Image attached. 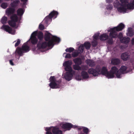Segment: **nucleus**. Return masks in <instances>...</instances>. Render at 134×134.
I'll list each match as a JSON object with an SVG mask.
<instances>
[{
  "label": "nucleus",
  "instance_id": "obj_49",
  "mask_svg": "<svg viewBox=\"0 0 134 134\" xmlns=\"http://www.w3.org/2000/svg\"><path fill=\"white\" fill-rule=\"evenodd\" d=\"M99 36V34H95L93 36V39L95 40H97Z\"/></svg>",
  "mask_w": 134,
  "mask_h": 134
},
{
  "label": "nucleus",
  "instance_id": "obj_15",
  "mask_svg": "<svg viewBox=\"0 0 134 134\" xmlns=\"http://www.w3.org/2000/svg\"><path fill=\"white\" fill-rule=\"evenodd\" d=\"M15 9L14 8H9L7 9L6 12L8 15H13L15 12Z\"/></svg>",
  "mask_w": 134,
  "mask_h": 134
},
{
  "label": "nucleus",
  "instance_id": "obj_23",
  "mask_svg": "<svg viewBox=\"0 0 134 134\" xmlns=\"http://www.w3.org/2000/svg\"><path fill=\"white\" fill-rule=\"evenodd\" d=\"M128 3H125V5H126V8L127 7L126 9H133L134 8V6L132 3L130 2Z\"/></svg>",
  "mask_w": 134,
  "mask_h": 134
},
{
  "label": "nucleus",
  "instance_id": "obj_27",
  "mask_svg": "<svg viewBox=\"0 0 134 134\" xmlns=\"http://www.w3.org/2000/svg\"><path fill=\"white\" fill-rule=\"evenodd\" d=\"M111 62L113 65H118L120 64V60L118 58L114 59H112Z\"/></svg>",
  "mask_w": 134,
  "mask_h": 134
},
{
  "label": "nucleus",
  "instance_id": "obj_35",
  "mask_svg": "<svg viewBox=\"0 0 134 134\" xmlns=\"http://www.w3.org/2000/svg\"><path fill=\"white\" fill-rule=\"evenodd\" d=\"M16 22L11 20L9 21L8 24L10 26L14 27L16 26V23H15Z\"/></svg>",
  "mask_w": 134,
  "mask_h": 134
},
{
  "label": "nucleus",
  "instance_id": "obj_45",
  "mask_svg": "<svg viewBox=\"0 0 134 134\" xmlns=\"http://www.w3.org/2000/svg\"><path fill=\"white\" fill-rule=\"evenodd\" d=\"M80 53L77 52H74L72 53V55L73 57H75L77 56Z\"/></svg>",
  "mask_w": 134,
  "mask_h": 134
},
{
  "label": "nucleus",
  "instance_id": "obj_39",
  "mask_svg": "<svg viewBox=\"0 0 134 134\" xmlns=\"http://www.w3.org/2000/svg\"><path fill=\"white\" fill-rule=\"evenodd\" d=\"M37 34V31H34L31 34L30 38H37L36 37Z\"/></svg>",
  "mask_w": 134,
  "mask_h": 134
},
{
  "label": "nucleus",
  "instance_id": "obj_8",
  "mask_svg": "<svg viewBox=\"0 0 134 134\" xmlns=\"http://www.w3.org/2000/svg\"><path fill=\"white\" fill-rule=\"evenodd\" d=\"M100 71V69L98 68L94 69L93 68H91L88 69V72L90 74L92 75L95 76H97L99 75V72Z\"/></svg>",
  "mask_w": 134,
  "mask_h": 134
},
{
  "label": "nucleus",
  "instance_id": "obj_54",
  "mask_svg": "<svg viewBox=\"0 0 134 134\" xmlns=\"http://www.w3.org/2000/svg\"><path fill=\"white\" fill-rule=\"evenodd\" d=\"M13 59L10 60H9V63L12 66H13L14 65L13 63Z\"/></svg>",
  "mask_w": 134,
  "mask_h": 134
},
{
  "label": "nucleus",
  "instance_id": "obj_12",
  "mask_svg": "<svg viewBox=\"0 0 134 134\" xmlns=\"http://www.w3.org/2000/svg\"><path fill=\"white\" fill-rule=\"evenodd\" d=\"M130 55L129 53L125 52L122 54L121 57L123 61H126L129 60L130 58Z\"/></svg>",
  "mask_w": 134,
  "mask_h": 134
},
{
  "label": "nucleus",
  "instance_id": "obj_10",
  "mask_svg": "<svg viewBox=\"0 0 134 134\" xmlns=\"http://www.w3.org/2000/svg\"><path fill=\"white\" fill-rule=\"evenodd\" d=\"M49 128H51V130L53 134H63L62 131L57 126H51Z\"/></svg>",
  "mask_w": 134,
  "mask_h": 134
},
{
  "label": "nucleus",
  "instance_id": "obj_6",
  "mask_svg": "<svg viewBox=\"0 0 134 134\" xmlns=\"http://www.w3.org/2000/svg\"><path fill=\"white\" fill-rule=\"evenodd\" d=\"M118 68L115 66L112 67L110 71H108L105 76L108 79L113 78L114 77V74H116Z\"/></svg>",
  "mask_w": 134,
  "mask_h": 134
},
{
  "label": "nucleus",
  "instance_id": "obj_31",
  "mask_svg": "<svg viewBox=\"0 0 134 134\" xmlns=\"http://www.w3.org/2000/svg\"><path fill=\"white\" fill-rule=\"evenodd\" d=\"M10 18L12 20L15 22H17L18 20V18L16 14H13Z\"/></svg>",
  "mask_w": 134,
  "mask_h": 134
},
{
  "label": "nucleus",
  "instance_id": "obj_58",
  "mask_svg": "<svg viewBox=\"0 0 134 134\" xmlns=\"http://www.w3.org/2000/svg\"><path fill=\"white\" fill-rule=\"evenodd\" d=\"M36 48V47H34V48H32V50L33 51H35Z\"/></svg>",
  "mask_w": 134,
  "mask_h": 134
},
{
  "label": "nucleus",
  "instance_id": "obj_4",
  "mask_svg": "<svg viewBox=\"0 0 134 134\" xmlns=\"http://www.w3.org/2000/svg\"><path fill=\"white\" fill-rule=\"evenodd\" d=\"M52 42H43L42 41H39L37 43V46L38 49H43L46 48L47 46L50 47L51 46Z\"/></svg>",
  "mask_w": 134,
  "mask_h": 134
},
{
  "label": "nucleus",
  "instance_id": "obj_16",
  "mask_svg": "<svg viewBox=\"0 0 134 134\" xmlns=\"http://www.w3.org/2000/svg\"><path fill=\"white\" fill-rule=\"evenodd\" d=\"M118 11L120 12H126L127 10V9L126 7V5L125 4H122L121 5V6L118 8L117 9Z\"/></svg>",
  "mask_w": 134,
  "mask_h": 134
},
{
  "label": "nucleus",
  "instance_id": "obj_53",
  "mask_svg": "<svg viewBox=\"0 0 134 134\" xmlns=\"http://www.w3.org/2000/svg\"><path fill=\"white\" fill-rule=\"evenodd\" d=\"M21 2H23V5H25L26 4V2L28 0H20Z\"/></svg>",
  "mask_w": 134,
  "mask_h": 134
},
{
  "label": "nucleus",
  "instance_id": "obj_11",
  "mask_svg": "<svg viewBox=\"0 0 134 134\" xmlns=\"http://www.w3.org/2000/svg\"><path fill=\"white\" fill-rule=\"evenodd\" d=\"M72 127L73 125L71 124L68 122H65L62 124V129L69 130Z\"/></svg>",
  "mask_w": 134,
  "mask_h": 134
},
{
  "label": "nucleus",
  "instance_id": "obj_22",
  "mask_svg": "<svg viewBox=\"0 0 134 134\" xmlns=\"http://www.w3.org/2000/svg\"><path fill=\"white\" fill-rule=\"evenodd\" d=\"M75 64L80 65L81 64L82 62L81 59L79 58H75L73 60Z\"/></svg>",
  "mask_w": 134,
  "mask_h": 134
},
{
  "label": "nucleus",
  "instance_id": "obj_43",
  "mask_svg": "<svg viewBox=\"0 0 134 134\" xmlns=\"http://www.w3.org/2000/svg\"><path fill=\"white\" fill-rule=\"evenodd\" d=\"M98 44V42L97 40H94L92 42V44L93 47H96Z\"/></svg>",
  "mask_w": 134,
  "mask_h": 134
},
{
  "label": "nucleus",
  "instance_id": "obj_28",
  "mask_svg": "<svg viewBox=\"0 0 134 134\" xmlns=\"http://www.w3.org/2000/svg\"><path fill=\"white\" fill-rule=\"evenodd\" d=\"M24 12V10L22 8H19L17 11V14L18 15L21 16L23 15Z\"/></svg>",
  "mask_w": 134,
  "mask_h": 134
},
{
  "label": "nucleus",
  "instance_id": "obj_13",
  "mask_svg": "<svg viewBox=\"0 0 134 134\" xmlns=\"http://www.w3.org/2000/svg\"><path fill=\"white\" fill-rule=\"evenodd\" d=\"M66 71L68 72H67L65 75L64 77L66 80L69 81L71 79L73 76L72 73V71Z\"/></svg>",
  "mask_w": 134,
  "mask_h": 134
},
{
  "label": "nucleus",
  "instance_id": "obj_20",
  "mask_svg": "<svg viewBox=\"0 0 134 134\" xmlns=\"http://www.w3.org/2000/svg\"><path fill=\"white\" fill-rule=\"evenodd\" d=\"M109 37L106 33H104L101 35L100 36V39L101 41H105L108 39Z\"/></svg>",
  "mask_w": 134,
  "mask_h": 134
},
{
  "label": "nucleus",
  "instance_id": "obj_19",
  "mask_svg": "<svg viewBox=\"0 0 134 134\" xmlns=\"http://www.w3.org/2000/svg\"><path fill=\"white\" fill-rule=\"evenodd\" d=\"M86 63L90 66L92 67H93L95 65V62L91 59H88L86 60Z\"/></svg>",
  "mask_w": 134,
  "mask_h": 134
},
{
  "label": "nucleus",
  "instance_id": "obj_26",
  "mask_svg": "<svg viewBox=\"0 0 134 134\" xmlns=\"http://www.w3.org/2000/svg\"><path fill=\"white\" fill-rule=\"evenodd\" d=\"M23 50L21 48L18 47L16 49V53L18 54L20 56H22L23 55Z\"/></svg>",
  "mask_w": 134,
  "mask_h": 134
},
{
  "label": "nucleus",
  "instance_id": "obj_59",
  "mask_svg": "<svg viewBox=\"0 0 134 134\" xmlns=\"http://www.w3.org/2000/svg\"><path fill=\"white\" fill-rule=\"evenodd\" d=\"M132 3L133 6H134V0L133 1Z\"/></svg>",
  "mask_w": 134,
  "mask_h": 134
},
{
  "label": "nucleus",
  "instance_id": "obj_46",
  "mask_svg": "<svg viewBox=\"0 0 134 134\" xmlns=\"http://www.w3.org/2000/svg\"><path fill=\"white\" fill-rule=\"evenodd\" d=\"M39 28L40 30H43L44 29V26L43 24H40L39 26Z\"/></svg>",
  "mask_w": 134,
  "mask_h": 134
},
{
  "label": "nucleus",
  "instance_id": "obj_14",
  "mask_svg": "<svg viewBox=\"0 0 134 134\" xmlns=\"http://www.w3.org/2000/svg\"><path fill=\"white\" fill-rule=\"evenodd\" d=\"M1 28L9 34H12L13 31L12 28L8 25H3L1 27Z\"/></svg>",
  "mask_w": 134,
  "mask_h": 134
},
{
  "label": "nucleus",
  "instance_id": "obj_7",
  "mask_svg": "<svg viewBox=\"0 0 134 134\" xmlns=\"http://www.w3.org/2000/svg\"><path fill=\"white\" fill-rule=\"evenodd\" d=\"M127 69V66H122L118 70V69L116 71V76L118 78H120L121 77L122 75L124 73H126V71Z\"/></svg>",
  "mask_w": 134,
  "mask_h": 134
},
{
  "label": "nucleus",
  "instance_id": "obj_48",
  "mask_svg": "<svg viewBox=\"0 0 134 134\" xmlns=\"http://www.w3.org/2000/svg\"><path fill=\"white\" fill-rule=\"evenodd\" d=\"M134 34L133 31H128L127 35L130 37H131L134 35Z\"/></svg>",
  "mask_w": 134,
  "mask_h": 134
},
{
  "label": "nucleus",
  "instance_id": "obj_18",
  "mask_svg": "<svg viewBox=\"0 0 134 134\" xmlns=\"http://www.w3.org/2000/svg\"><path fill=\"white\" fill-rule=\"evenodd\" d=\"M20 2L19 0H15L11 3V6L12 7L15 8L18 6Z\"/></svg>",
  "mask_w": 134,
  "mask_h": 134
},
{
  "label": "nucleus",
  "instance_id": "obj_17",
  "mask_svg": "<svg viewBox=\"0 0 134 134\" xmlns=\"http://www.w3.org/2000/svg\"><path fill=\"white\" fill-rule=\"evenodd\" d=\"M21 48L24 52H28L30 50L29 47L25 44H24L22 46Z\"/></svg>",
  "mask_w": 134,
  "mask_h": 134
},
{
  "label": "nucleus",
  "instance_id": "obj_51",
  "mask_svg": "<svg viewBox=\"0 0 134 134\" xmlns=\"http://www.w3.org/2000/svg\"><path fill=\"white\" fill-rule=\"evenodd\" d=\"M120 1L123 4H126L128 3V0H120Z\"/></svg>",
  "mask_w": 134,
  "mask_h": 134
},
{
  "label": "nucleus",
  "instance_id": "obj_9",
  "mask_svg": "<svg viewBox=\"0 0 134 134\" xmlns=\"http://www.w3.org/2000/svg\"><path fill=\"white\" fill-rule=\"evenodd\" d=\"M72 64V62L70 60L66 61L63 63V65L65 67V70L66 71H72V69L71 66Z\"/></svg>",
  "mask_w": 134,
  "mask_h": 134
},
{
  "label": "nucleus",
  "instance_id": "obj_32",
  "mask_svg": "<svg viewBox=\"0 0 134 134\" xmlns=\"http://www.w3.org/2000/svg\"><path fill=\"white\" fill-rule=\"evenodd\" d=\"M83 45L85 48L88 50L90 48L91 44L90 42H85L84 43Z\"/></svg>",
  "mask_w": 134,
  "mask_h": 134
},
{
  "label": "nucleus",
  "instance_id": "obj_40",
  "mask_svg": "<svg viewBox=\"0 0 134 134\" xmlns=\"http://www.w3.org/2000/svg\"><path fill=\"white\" fill-rule=\"evenodd\" d=\"M74 50V48L72 47H70L69 48H67L65 49V51L66 52H69V53H71Z\"/></svg>",
  "mask_w": 134,
  "mask_h": 134
},
{
  "label": "nucleus",
  "instance_id": "obj_21",
  "mask_svg": "<svg viewBox=\"0 0 134 134\" xmlns=\"http://www.w3.org/2000/svg\"><path fill=\"white\" fill-rule=\"evenodd\" d=\"M130 40V38L128 37L126 38L125 37H123L122 38L120 39V41L121 43L126 44L128 43Z\"/></svg>",
  "mask_w": 134,
  "mask_h": 134
},
{
  "label": "nucleus",
  "instance_id": "obj_50",
  "mask_svg": "<svg viewBox=\"0 0 134 134\" xmlns=\"http://www.w3.org/2000/svg\"><path fill=\"white\" fill-rule=\"evenodd\" d=\"M88 129L87 128H84L83 129V131L86 134L88 133Z\"/></svg>",
  "mask_w": 134,
  "mask_h": 134
},
{
  "label": "nucleus",
  "instance_id": "obj_30",
  "mask_svg": "<svg viewBox=\"0 0 134 134\" xmlns=\"http://www.w3.org/2000/svg\"><path fill=\"white\" fill-rule=\"evenodd\" d=\"M37 37L40 41H42L43 38V34L41 31L37 33Z\"/></svg>",
  "mask_w": 134,
  "mask_h": 134
},
{
  "label": "nucleus",
  "instance_id": "obj_5",
  "mask_svg": "<svg viewBox=\"0 0 134 134\" xmlns=\"http://www.w3.org/2000/svg\"><path fill=\"white\" fill-rule=\"evenodd\" d=\"M58 13L57 11L53 10L49 14V15L46 16L44 20L46 23H47L49 21L52 20L53 17H54V18H57Z\"/></svg>",
  "mask_w": 134,
  "mask_h": 134
},
{
  "label": "nucleus",
  "instance_id": "obj_61",
  "mask_svg": "<svg viewBox=\"0 0 134 134\" xmlns=\"http://www.w3.org/2000/svg\"><path fill=\"white\" fill-rule=\"evenodd\" d=\"M10 0H5V1H10Z\"/></svg>",
  "mask_w": 134,
  "mask_h": 134
},
{
  "label": "nucleus",
  "instance_id": "obj_41",
  "mask_svg": "<svg viewBox=\"0 0 134 134\" xmlns=\"http://www.w3.org/2000/svg\"><path fill=\"white\" fill-rule=\"evenodd\" d=\"M1 6L4 9H6L8 7L7 3L5 2L1 4Z\"/></svg>",
  "mask_w": 134,
  "mask_h": 134
},
{
  "label": "nucleus",
  "instance_id": "obj_62",
  "mask_svg": "<svg viewBox=\"0 0 134 134\" xmlns=\"http://www.w3.org/2000/svg\"><path fill=\"white\" fill-rule=\"evenodd\" d=\"M16 42V41H15L14 42Z\"/></svg>",
  "mask_w": 134,
  "mask_h": 134
},
{
  "label": "nucleus",
  "instance_id": "obj_52",
  "mask_svg": "<svg viewBox=\"0 0 134 134\" xmlns=\"http://www.w3.org/2000/svg\"><path fill=\"white\" fill-rule=\"evenodd\" d=\"M65 57L66 58H71V57L70 54L67 53Z\"/></svg>",
  "mask_w": 134,
  "mask_h": 134
},
{
  "label": "nucleus",
  "instance_id": "obj_25",
  "mask_svg": "<svg viewBox=\"0 0 134 134\" xmlns=\"http://www.w3.org/2000/svg\"><path fill=\"white\" fill-rule=\"evenodd\" d=\"M81 76L84 79H87L89 77V75L85 71H82L81 72Z\"/></svg>",
  "mask_w": 134,
  "mask_h": 134
},
{
  "label": "nucleus",
  "instance_id": "obj_1",
  "mask_svg": "<svg viewBox=\"0 0 134 134\" xmlns=\"http://www.w3.org/2000/svg\"><path fill=\"white\" fill-rule=\"evenodd\" d=\"M125 27L124 24L121 23L117 26L111 28L109 31V36L114 38H116L118 36L117 32L122 30Z\"/></svg>",
  "mask_w": 134,
  "mask_h": 134
},
{
  "label": "nucleus",
  "instance_id": "obj_24",
  "mask_svg": "<svg viewBox=\"0 0 134 134\" xmlns=\"http://www.w3.org/2000/svg\"><path fill=\"white\" fill-rule=\"evenodd\" d=\"M29 40H30L32 45H35L37 43L38 39L37 38H30Z\"/></svg>",
  "mask_w": 134,
  "mask_h": 134
},
{
  "label": "nucleus",
  "instance_id": "obj_44",
  "mask_svg": "<svg viewBox=\"0 0 134 134\" xmlns=\"http://www.w3.org/2000/svg\"><path fill=\"white\" fill-rule=\"evenodd\" d=\"M106 8L108 10H111L113 8V6L112 4H109L107 5Z\"/></svg>",
  "mask_w": 134,
  "mask_h": 134
},
{
  "label": "nucleus",
  "instance_id": "obj_3",
  "mask_svg": "<svg viewBox=\"0 0 134 134\" xmlns=\"http://www.w3.org/2000/svg\"><path fill=\"white\" fill-rule=\"evenodd\" d=\"M50 83L49 84L50 87L52 89L59 87L61 82L60 80L57 81L54 76H51L49 79Z\"/></svg>",
  "mask_w": 134,
  "mask_h": 134
},
{
  "label": "nucleus",
  "instance_id": "obj_57",
  "mask_svg": "<svg viewBox=\"0 0 134 134\" xmlns=\"http://www.w3.org/2000/svg\"><path fill=\"white\" fill-rule=\"evenodd\" d=\"M131 27H129L128 29V31H133Z\"/></svg>",
  "mask_w": 134,
  "mask_h": 134
},
{
  "label": "nucleus",
  "instance_id": "obj_55",
  "mask_svg": "<svg viewBox=\"0 0 134 134\" xmlns=\"http://www.w3.org/2000/svg\"><path fill=\"white\" fill-rule=\"evenodd\" d=\"M131 43L132 45H134V38H133L132 39Z\"/></svg>",
  "mask_w": 134,
  "mask_h": 134
},
{
  "label": "nucleus",
  "instance_id": "obj_47",
  "mask_svg": "<svg viewBox=\"0 0 134 134\" xmlns=\"http://www.w3.org/2000/svg\"><path fill=\"white\" fill-rule=\"evenodd\" d=\"M21 42V41L20 39H19L17 40L16 42L15 43V46L16 47L18 46L20 43Z\"/></svg>",
  "mask_w": 134,
  "mask_h": 134
},
{
  "label": "nucleus",
  "instance_id": "obj_34",
  "mask_svg": "<svg viewBox=\"0 0 134 134\" xmlns=\"http://www.w3.org/2000/svg\"><path fill=\"white\" fill-rule=\"evenodd\" d=\"M7 20V17L5 16H4L2 18L1 21L2 24H5L6 23Z\"/></svg>",
  "mask_w": 134,
  "mask_h": 134
},
{
  "label": "nucleus",
  "instance_id": "obj_2",
  "mask_svg": "<svg viewBox=\"0 0 134 134\" xmlns=\"http://www.w3.org/2000/svg\"><path fill=\"white\" fill-rule=\"evenodd\" d=\"M44 38L46 41H48L47 42H52L51 46H53L54 45V42H59L60 41V39L59 38L56 36H52L51 34L48 32L45 34Z\"/></svg>",
  "mask_w": 134,
  "mask_h": 134
},
{
  "label": "nucleus",
  "instance_id": "obj_38",
  "mask_svg": "<svg viewBox=\"0 0 134 134\" xmlns=\"http://www.w3.org/2000/svg\"><path fill=\"white\" fill-rule=\"evenodd\" d=\"M79 65L75 64L73 65V68L75 70H79L81 69L80 67L79 66Z\"/></svg>",
  "mask_w": 134,
  "mask_h": 134
},
{
  "label": "nucleus",
  "instance_id": "obj_29",
  "mask_svg": "<svg viewBox=\"0 0 134 134\" xmlns=\"http://www.w3.org/2000/svg\"><path fill=\"white\" fill-rule=\"evenodd\" d=\"M108 71V70L106 67L103 66L102 67L101 72L102 75L105 76Z\"/></svg>",
  "mask_w": 134,
  "mask_h": 134
},
{
  "label": "nucleus",
  "instance_id": "obj_60",
  "mask_svg": "<svg viewBox=\"0 0 134 134\" xmlns=\"http://www.w3.org/2000/svg\"><path fill=\"white\" fill-rule=\"evenodd\" d=\"M2 2V0H0V3H1Z\"/></svg>",
  "mask_w": 134,
  "mask_h": 134
},
{
  "label": "nucleus",
  "instance_id": "obj_56",
  "mask_svg": "<svg viewBox=\"0 0 134 134\" xmlns=\"http://www.w3.org/2000/svg\"><path fill=\"white\" fill-rule=\"evenodd\" d=\"M106 2L108 3H110L112 2V0H106Z\"/></svg>",
  "mask_w": 134,
  "mask_h": 134
},
{
  "label": "nucleus",
  "instance_id": "obj_36",
  "mask_svg": "<svg viewBox=\"0 0 134 134\" xmlns=\"http://www.w3.org/2000/svg\"><path fill=\"white\" fill-rule=\"evenodd\" d=\"M122 3L121 2L120 3L119 2L117 1L114 4V5L115 7L116 8L118 9V8L121 6V5H122Z\"/></svg>",
  "mask_w": 134,
  "mask_h": 134
},
{
  "label": "nucleus",
  "instance_id": "obj_37",
  "mask_svg": "<svg viewBox=\"0 0 134 134\" xmlns=\"http://www.w3.org/2000/svg\"><path fill=\"white\" fill-rule=\"evenodd\" d=\"M109 36L110 38H108L107 43L109 44H112L113 43V38Z\"/></svg>",
  "mask_w": 134,
  "mask_h": 134
},
{
  "label": "nucleus",
  "instance_id": "obj_33",
  "mask_svg": "<svg viewBox=\"0 0 134 134\" xmlns=\"http://www.w3.org/2000/svg\"><path fill=\"white\" fill-rule=\"evenodd\" d=\"M84 49V48L83 45L81 44L79 46L78 52L80 54H81L83 52Z\"/></svg>",
  "mask_w": 134,
  "mask_h": 134
},
{
  "label": "nucleus",
  "instance_id": "obj_42",
  "mask_svg": "<svg viewBox=\"0 0 134 134\" xmlns=\"http://www.w3.org/2000/svg\"><path fill=\"white\" fill-rule=\"evenodd\" d=\"M51 128H47L46 129V130L47 131L46 134H53L52 132H51Z\"/></svg>",
  "mask_w": 134,
  "mask_h": 134
}]
</instances>
